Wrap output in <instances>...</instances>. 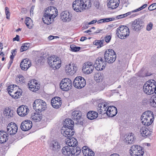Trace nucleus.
<instances>
[{
    "label": "nucleus",
    "instance_id": "f257e3e1",
    "mask_svg": "<svg viewBox=\"0 0 156 156\" xmlns=\"http://www.w3.org/2000/svg\"><path fill=\"white\" fill-rule=\"evenodd\" d=\"M58 10L55 7L51 6L46 8L42 17L43 22L48 25L52 23L54 19L58 15Z\"/></svg>",
    "mask_w": 156,
    "mask_h": 156
},
{
    "label": "nucleus",
    "instance_id": "f03ea898",
    "mask_svg": "<svg viewBox=\"0 0 156 156\" xmlns=\"http://www.w3.org/2000/svg\"><path fill=\"white\" fill-rule=\"evenodd\" d=\"M72 7L75 11L81 12L91 7V1L90 0H76L73 2Z\"/></svg>",
    "mask_w": 156,
    "mask_h": 156
},
{
    "label": "nucleus",
    "instance_id": "7ed1b4c3",
    "mask_svg": "<svg viewBox=\"0 0 156 156\" xmlns=\"http://www.w3.org/2000/svg\"><path fill=\"white\" fill-rule=\"evenodd\" d=\"M141 119L143 125L147 126L151 125L154 119L153 112L150 111H147L144 112L141 115Z\"/></svg>",
    "mask_w": 156,
    "mask_h": 156
},
{
    "label": "nucleus",
    "instance_id": "20e7f679",
    "mask_svg": "<svg viewBox=\"0 0 156 156\" xmlns=\"http://www.w3.org/2000/svg\"><path fill=\"white\" fill-rule=\"evenodd\" d=\"M156 88V82L154 80L147 81L143 86V90L147 94H151L154 92Z\"/></svg>",
    "mask_w": 156,
    "mask_h": 156
},
{
    "label": "nucleus",
    "instance_id": "39448f33",
    "mask_svg": "<svg viewBox=\"0 0 156 156\" xmlns=\"http://www.w3.org/2000/svg\"><path fill=\"white\" fill-rule=\"evenodd\" d=\"M129 29L128 27L121 26L117 28L116 34L119 38L124 39L129 36Z\"/></svg>",
    "mask_w": 156,
    "mask_h": 156
},
{
    "label": "nucleus",
    "instance_id": "423d86ee",
    "mask_svg": "<svg viewBox=\"0 0 156 156\" xmlns=\"http://www.w3.org/2000/svg\"><path fill=\"white\" fill-rule=\"evenodd\" d=\"M48 62L49 66L54 69H59L61 65V60L55 55L49 57Z\"/></svg>",
    "mask_w": 156,
    "mask_h": 156
},
{
    "label": "nucleus",
    "instance_id": "0eeeda50",
    "mask_svg": "<svg viewBox=\"0 0 156 156\" xmlns=\"http://www.w3.org/2000/svg\"><path fill=\"white\" fill-rule=\"evenodd\" d=\"M116 54L114 51L112 49L106 50L104 54L105 60L109 63H113L116 60Z\"/></svg>",
    "mask_w": 156,
    "mask_h": 156
},
{
    "label": "nucleus",
    "instance_id": "6e6552de",
    "mask_svg": "<svg viewBox=\"0 0 156 156\" xmlns=\"http://www.w3.org/2000/svg\"><path fill=\"white\" fill-rule=\"evenodd\" d=\"M33 105L34 109L35 111H38V113L45 110L47 108L46 102L40 99L35 100Z\"/></svg>",
    "mask_w": 156,
    "mask_h": 156
},
{
    "label": "nucleus",
    "instance_id": "1a4fd4ad",
    "mask_svg": "<svg viewBox=\"0 0 156 156\" xmlns=\"http://www.w3.org/2000/svg\"><path fill=\"white\" fill-rule=\"evenodd\" d=\"M130 153L131 156H143L144 152L142 147L138 145H133L130 148Z\"/></svg>",
    "mask_w": 156,
    "mask_h": 156
},
{
    "label": "nucleus",
    "instance_id": "9d476101",
    "mask_svg": "<svg viewBox=\"0 0 156 156\" xmlns=\"http://www.w3.org/2000/svg\"><path fill=\"white\" fill-rule=\"evenodd\" d=\"M72 81L69 78L62 79L60 83L61 89L63 91H68L71 88Z\"/></svg>",
    "mask_w": 156,
    "mask_h": 156
},
{
    "label": "nucleus",
    "instance_id": "9b49d317",
    "mask_svg": "<svg viewBox=\"0 0 156 156\" xmlns=\"http://www.w3.org/2000/svg\"><path fill=\"white\" fill-rule=\"evenodd\" d=\"M107 62L104 60L101 57L98 58L95 61L94 66L95 69L98 71H101L105 69Z\"/></svg>",
    "mask_w": 156,
    "mask_h": 156
},
{
    "label": "nucleus",
    "instance_id": "f8f14e48",
    "mask_svg": "<svg viewBox=\"0 0 156 156\" xmlns=\"http://www.w3.org/2000/svg\"><path fill=\"white\" fill-rule=\"evenodd\" d=\"M73 84L76 88L81 89L86 84L85 79L83 77L79 76L76 77L73 81Z\"/></svg>",
    "mask_w": 156,
    "mask_h": 156
},
{
    "label": "nucleus",
    "instance_id": "ddd939ff",
    "mask_svg": "<svg viewBox=\"0 0 156 156\" xmlns=\"http://www.w3.org/2000/svg\"><path fill=\"white\" fill-rule=\"evenodd\" d=\"M6 133L10 135H13L17 132L18 126L17 125L13 122L9 123L6 127Z\"/></svg>",
    "mask_w": 156,
    "mask_h": 156
},
{
    "label": "nucleus",
    "instance_id": "4468645a",
    "mask_svg": "<svg viewBox=\"0 0 156 156\" xmlns=\"http://www.w3.org/2000/svg\"><path fill=\"white\" fill-rule=\"evenodd\" d=\"M82 113L79 111H75L73 112L72 118L74 120L77 121L76 124L82 125L83 122L81 121L82 118Z\"/></svg>",
    "mask_w": 156,
    "mask_h": 156
},
{
    "label": "nucleus",
    "instance_id": "2eb2a0df",
    "mask_svg": "<svg viewBox=\"0 0 156 156\" xmlns=\"http://www.w3.org/2000/svg\"><path fill=\"white\" fill-rule=\"evenodd\" d=\"M142 23L143 21L140 19L135 20L132 23V29L135 31H138L142 28Z\"/></svg>",
    "mask_w": 156,
    "mask_h": 156
},
{
    "label": "nucleus",
    "instance_id": "dca6fc26",
    "mask_svg": "<svg viewBox=\"0 0 156 156\" xmlns=\"http://www.w3.org/2000/svg\"><path fill=\"white\" fill-rule=\"evenodd\" d=\"M29 109L27 106L22 105L19 107L17 110L18 114L21 117L26 115L29 113Z\"/></svg>",
    "mask_w": 156,
    "mask_h": 156
},
{
    "label": "nucleus",
    "instance_id": "f3484780",
    "mask_svg": "<svg viewBox=\"0 0 156 156\" xmlns=\"http://www.w3.org/2000/svg\"><path fill=\"white\" fill-rule=\"evenodd\" d=\"M66 73L68 74L73 75L74 74L77 70V68L75 64L70 63L66 66L65 68Z\"/></svg>",
    "mask_w": 156,
    "mask_h": 156
},
{
    "label": "nucleus",
    "instance_id": "a211bd4d",
    "mask_svg": "<svg viewBox=\"0 0 156 156\" xmlns=\"http://www.w3.org/2000/svg\"><path fill=\"white\" fill-rule=\"evenodd\" d=\"M73 128L62 127L61 130V133L63 135L66 137H70L73 136L74 133L73 130Z\"/></svg>",
    "mask_w": 156,
    "mask_h": 156
},
{
    "label": "nucleus",
    "instance_id": "6ab92c4d",
    "mask_svg": "<svg viewBox=\"0 0 156 156\" xmlns=\"http://www.w3.org/2000/svg\"><path fill=\"white\" fill-rule=\"evenodd\" d=\"M32 126V122L29 120L23 121L21 123L20 128L23 131H26L29 130Z\"/></svg>",
    "mask_w": 156,
    "mask_h": 156
},
{
    "label": "nucleus",
    "instance_id": "aec40b11",
    "mask_svg": "<svg viewBox=\"0 0 156 156\" xmlns=\"http://www.w3.org/2000/svg\"><path fill=\"white\" fill-rule=\"evenodd\" d=\"M94 69V65L90 62H87L85 63V65L83 66V70L86 74L91 73Z\"/></svg>",
    "mask_w": 156,
    "mask_h": 156
},
{
    "label": "nucleus",
    "instance_id": "412c9836",
    "mask_svg": "<svg viewBox=\"0 0 156 156\" xmlns=\"http://www.w3.org/2000/svg\"><path fill=\"white\" fill-rule=\"evenodd\" d=\"M108 106L106 103H101L98 104L97 108L98 112L99 114L104 115L106 114Z\"/></svg>",
    "mask_w": 156,
    "mask_h": 156
},
{
    "label": "nucleus",
    "instance_id": "4be33fe9",
    "mask_svg": "<svg viewBox=\"0 0 156 156\" xmlns=\"http://www.w3.org/2000/svg\"><path fill=\"white\" fill-rule=\"evenodd\" d=\"M31 61L29 59L26 58L22 61L20 66L22 70L26 71L31 66Z\"/></svg>",
    "mask_w": 156,
    "mask_h": 156
},
{
    "label": "nucleus",
    "instance_id": "5701e85b",
    "mask_svg": "<svg viewBox=\"0 0 156 156\" xmlns=\"http://www.w3.org/2000/svg\"><path fill=\"white\" fill-rule=\"evenodd\" d=\"M51 103L52 107L55 108H59L62 105L61 98L59 97H55L52 99Z\"/></svg>",
    "mask_w": 156,
    "mask_h": 156
},
{
    "label": "nucleus",
    "instance_id": "b1692460",
    "mask_svg": "<svg viewBox=\"0 0 156 156\" xmlns=\"http://www.w3.org/2000/svg\"><path fill=\"white\" fill-rule=\"evenodd\" d=\"M140 132L142 136L144 138L149 137L151 136L152 133V131L145 126L140 128Z\"/></svg>",
    "mask_w": 156,
    "mask_h": 156
},
{
    "label": "nucleus",
    "instance_id": "393cba45",
    "mask_svg": "<svg viewBox=\"0 0 156 156\" xmlns=\"http://www.w3.org/2000/svg\"><path fill=\"white\" fill-rule=\"evenodd\" d=\"M107 110L106 114L109 117H113L117 113V109L114 106H109L108 107Z\"/></svg>",
    "mask_w": 156,
    "mask_h": 156
},
{
    "label": "nucleus",
    "instance_id": "a878e982",
    "mask_svg": "<svg viewBox=\"0 0 156 156\" xmlns=\"http://www.w3.org/2000/svg\"><path fill=\"white\" fill-rule=\"evenodd\" d=\"M119 3V0H108L107 5L109 8L114 9L118 6Z\"/></svg>",
    "mask_w": 156,
    "mask_h": 156
},
{
    "label": "nucleus",
    "instance_id": "bb28decb",
    "mask_svg": "<svg viewBox=\"0 0 156 156\" xmlns=\"http://www.w3.org/2000/svg\"><path fill=\"white\" fill-rule=\"evenodd\" d=\"M51 149L53 151H58L60 148V144L59 142L56 140L52 141L50 145Z\"/></svg>",
    "mask_w": 156,
    "mask_h": 156
},
{
    "label": "nucleus",
    "instance_id": "cd10ccee",
    "mask_svg": "<svg viewBox=\"0 0 156 156\" xmlns=\"http://www.w3.org/2000/svg\"><path fill=\"white\" fill-rule=\"evenodd\" d=\"M135 138L134 134L130 133L127 136L124 140V142L127 144H132L134 142Z\"/></svg>",
    "mask_w": 156,
    "mask_h": 156
},
{
    "label": "nucleus",
    "instance_id": "c85d7f7f",
    "mask_svg": "<svg viewBox=\"0 0 156 156\" xmlns=\"http://www.w3.org/2000/svg\"><path fill=\"white\" fill-rule=\"evenodd\" d=\"M60 16L61 18L64 22H69L71 19L69 13L68 11L63 12L61 13Z\"/></svg>",
    "mask_w": 156,
    "mask_h": 156
},
{
    "label": "nucleus",
    "instance_id": "c756f323",
    "mask_svg": "<svg viewBox=\"0 0 156 156\" xmlns=\"http://www.w3.org/2000/svg\"><path fill=\"white\" fill-rule=\"evenodd\" d=\"M66 142L67 145L71 147L77 146L78 144L76 139L73 137L67 139V140L66 141Z\"/></svg>",
    "mask_w": 156,
    "mask_h": 156
},
{
    "label": "nucleus",
    "instance_id": "7c9ffc66",
    "mask_svg": "<svg viewBox=\"0 0 156 156\" xmlns=\"http://www.w3.org/2000/svg\"><path fill=\"white\" fill-rule=\"evenodd\" d=\"M4 131H0V143L4 144L8 140V134Z\"/></svg>",
    "mask_w": 156,
    "mask_h": 156
},
{
    "label": "nucleus",
    "instance_id": "2f4dec72",
    "mask_svg": "<svg viewBox=\"0 0 156 156\" xmlns=\"http://www.w3.org/2000/svg\"><path fill=\"white\" fill-rule=\"evenodd\" d=\"M42 115L41 114L37 112L31 114V119L34 122H38L42 119Z\"/></svg>",
    "mask_w": 156,
    "mask_h": 156
},
{
    "label": "nucleus",
    "instance_id": "473e14b6",
    "mask_svg": "<svg viewBox=\"0 0 156 156\" xmlns=\"http://www.w3.org/2000/svg\"><path fill=\"white\" fill-rule=\"evenodd\" d=\"M14 113V111L9 107L6 108L3 111L4 115L8 118L12 117Z\"/></svg>",
    "mask_w": 156,
    "mask_h": 156
},
{
    "label": "nucleus",
    "instance_id": "72a5a7b5",
    "mask_svg": "<svg viewBox=\"0 0 156 156\" xmlns=\"http://www.w3.org/2000/svg\"><path fill=\"white\" fill-rule=\"evenodd\" d=\"M63 154L66 156H71V148L69 147L66 146L63 147L62 150Z\"/></svg>",
    "mask_w": 156,
    "mask_h": 156
},
{
    "label": "nucleus",
    "instance_id": "f704fd0d",
    "mask_svg": "<svg viewBox=\"0 0 156 156\" xmlns=\"http://www.w3.org/2000/svg\"><path fill=\"white\" fill-rule=\"evenodd\" d=\"M98 115L97 112L94 111H90L87 114V117L90 120H93L96 118Z\"/></svg>",
    "mask_w": 156,
    "mask_h": 156
},
{
    "label": "nucleus",
    "instance_id": "c9c22d12",
    "mask_svg": "<svg viewBox=\"0 0 156 156\" xmlns=\"http://www.w3.org/2000/svg\"><path fill=\"white\" fill-rule=\"evenodd\" d=\"M74 122L71 119H66L64 123L63 127H66L69 128H73Z\"/></svg>",
    "mask_w": 156,
    "mask_h": 156
},
{
    "label": "nucleus",
    "instance_id": "e433bc0d",
    "mask_svg": "<svg viewBox=\"0 0 156 156\" xmlns=\"http://www.w3.org/2000/svg\"><path fill=\"white\" fill-rule=\"evenodd\" d=\"M14 85H11L9 86L7 88V90L10 95L12 98H15L17 97L16 95V92H15V90L14 89Z\"/></svg>",
    "mask_w": 156,
    "mask_h": 156
},
{
    "label": "nucleus",
    "instance_id": "4c0bfd02",
    "mask_svg": "<svg viewBox=\"0 0 156 156\" xmlns=\"http://www.w3.org/2000/svg\"><path fill=\"white\" fill-rule=\"evenodd\" d=\"M76 146L71 148L72 156V155L77 156L81 152V149L79 147H77Z\"/></svg>",
    "mask_w": 156,
    "mask_h": 156
},
{
    "label": "nucleus",
    "instance_id": "58836bf2",
    "mask_svg": "<svg viewBox=\"0 0 156 156\" xmlns=\"http://www.w3.org/2000/svg\"><path fill=\"white\" fill-rule=\"evenodd\" d=\"M25 23L27 27L29 29H31L33 25L32 20L29 17L26 18Z\"/></svg>",
    "mask_w": 156,
    "mask_h": 156
},
{
    "label": "nucleus",
    "instance_id": "ea45409f",
    "mask_svg": "<svg viewBox=\"0 0 156 156\" xmlns=\"http://www.w3.org/2000/svg\"><path fill=\"white\" fill-rule=\"evenodd\" d=\"M28 85L29 89L32 91L36 92L40 88L39 86L35 85H32L31 83H28Z\"/></svg>",
    "mask_w": 156,
    "mask_h": 156
},
{
    "label": "nucleus",
    "instance_id": "a19ab883",
    "mask_svg": "<svg viewBox=\"0 0 156 156\" xmlns=\"http://www.w3.org/2000/svg\"><path fill=\"white\" fill-rule=\"evenodd\" d=\"M90 149L86 146H85L82 147V151L83 154L85 156H88L89 154H88L89 151H90Z\"/></svg>",
    "mask_w": 156,
    "mask_h": 156
},
{
    "label": "nucleus",
    "instance_id": "79ce46f5",
    "mask_svg": "<svg viewBox=\"0 0 156 156\" xmlns=\"http://www.w3.org/2000/svg\"><path fill=\"white\" fill-rule=\"evenodd\" d=\"M104 42V41L103 40L100 41L96 40H95L94 42V44L96 45H99L100 47H101L103 46V43Z\"/></svg>",
    "mask_w": 156,
    "mask_h": 156
},
{
    "label": "nucleus",
    "instance_id": "37998d69",
    "mask_svg": "<svg viewBox=\"0 0 156 156\" xmlns=\"http://www.w3.org/2000/svg\"><path fill=\"white\" fill-rule=\"evenodd\" d=\"M70 48L73 51H79L80 49V47H77L74 44H72L70 45Z\"/></svg>",
    "mask_w": 156,
    "mask_h": 156
},
{
    "label": "nucleus",
    "instance_id": "c03bdc74",
    "mask_svg": "<svg viewBox=\"0 0 156 156\" xmlns=\"http://www.w3.org/2000/svg\"><path fill=\"white\" fill-rule=\"evenodd\" d=\"M150 103L151 105L154 107H156V97H152Z\"/></svg>",
    "mask_w": 156,
    "mask_h": 156
},
{
    "label": "nucleus",
    "instance_id": "a18cd8bd",
    "mask_svg": "<svg viewBox=\"0 0 156 156\" xmlns=\"http://www.w3.org/2000/svg\"><path fill=\"white\" fill-rule=\"evenodd\" d=\"M147 6V4H144L143 5L141 6V7H140V8H139L136 9H135L134 10H133L132 12H136L139 11L142 9H144V8H146Z\"/></svg>",
    "mask_w": 156,
    "mask_h": 156
},
{
    "label": "nucleus",
    "instance_id": "49530a36",
    "mask_svg": "<svg viewBox=\"0 0 156 156\" xmlns=\"http://www.w3.org/2000/svg\"><path fill=\"white\" fill-rule=\"evenodd\" d=\"M156 9V3H153L150 5L148 7V9L150 11H151Z\"/></svg>",
    "mask_w": 156,
    "mask_h": 156
},
{
    "label": "nucleus",
    "instance_id": "de8ad7c7",
    "mask_svg": "<svg viewBox=\"0 0 156 156\" xmlns=\"http://www.w3.org/2000/svg\"><path fill=\"white\" fill-rule=\"evenodd\" d=\"M16 80H19V81L22 82L23 83L24 82V77L21 75H19L18 76V77L16 78Z\"/></svg>",
    "mask_w": 156,
    "mask_h": 156
},
{
    "label": "nucleus",
    "instance_id": "09e8293b",
    "mask_svg": "<svg viewBox=\"0 0 156 156\" xmlns=\"http://www.w3.org/2000/svg\"><path fill=\"white\" fill-rule=\"evenodd\" d=\"M103 21H104V23L105 22H108L111 21L115 20V19L113 17L110 18H106L103 19Z\"/></svg>",
    "mask_w": 156,
    "mask_h": 156
},
{
    "label": "nucleus",
    "instance_id": "8fccbe9b",
    "mask_svg": "<svg viewBox=\"0 0 156 156\" xmlns=\"http://www.w3.org/2000/svg\"><path fill=\"white\" fill-rule=\"evenodd\" d=\"M5 14L6 15V18L7 19H9L10 15L9 9L8 8L6 7L5 8Z\"/></svg>",
    "mask_w": 156,
    "mask_h": 156
},
{
    "label": "nucleus",
    "instance_id": "3c124183",
    "mask_svg": "<svg viewBox=\"0 0 156 156\" xmlns=\"http://www.w3.org/2000/svg\"><path fill=\"white\" fill-rule=\"evenodd\" d=\"M28 46H25L23 45L21 47L20 51L21 52H23L24 51L27 50L28 49Z\"/></svg>",
    "mask_w": 156,
    "mask_h": 156
},
{
    "label": "nucleus",
    "instance_id": "603ef678",
    "mask_svg": "<svg viewBox=\"0 0 156 156\" xmlns=\"http://www.w3.org/2000/svg\"><path fill=\"white\" fill-rule=\"evenodd\" d=\"M153 27V24L151 23H150L146 27V30L147 31H150L152 29Z\"/></svg>",
    "mask_w": 156,
    "mask_h": 156
},
{
    "label": "nucleus",
    "instance_id": "864d4df0",
    "mask_svg": "<svg viewBox=\"0 0 156 156\" xmlns=\"http://www.w3.org/2000/svg\"><path fill=\"white\" fill-rule=\"evenodd\" d=\"M28 83H31L32 85H37L38 84V83L37 82L36 80H32L30 81V82Z\"/></svg>",
    "mask_w": 156,
    "mask_h": 156
},
{
    "label": "nucleus",
    "instance_id": "5fc2aeb1",
    "mask_svg": "<svg viewBox=\"0 0 156 156\" xmlns=\"http://www.w3.org/2000/svg\"><path fill=\"white\" fill-rule=\"evenodd\" d=\"M111 36L110 35H109L105 37V39L106 42L108 43L111 40Z\"/></svg>",
    "mask_w": 156,
    "mask_h": 156
},
{
    "label": "nucleus",
    "instance_id": "6e6d98bb",
    "mask_svg": "<svg viewBox=\"0 0 156 156\" xmlns=\"http://www.w3.org/2000/svg\"><path fill=\"white\" fill-rule=\"evenodd\" d=\"M114 18L115 19V20L123 18V15H119L117 16H116L115 17H114Z\"/></svg>",
    "mask_w": 156,
    "mask_h": 156
},
{
    "label": "nucleus",
    "instance_id": "4d7b16f0",
    "mask_svg": "<svg viewBox=\"0 0 156 156\" xmlns=\"http://www.w3.org/2000/svg\"><path fill=\"white\" fill-rule=\"evenodd\" d=\"M15 92H16V96H17V97H15V98H16V99L19 98V97L21 94V93H20V91L19 92L18 91H15Z\"/></svg>",
    "mask_w": 156,
    "mask_h": 156
},
{
    "label": "nucleus",
    "instance_id": "13d9d810",
    "mask_svg": "<svg viewBox=\"0 0 156 156\" xmlns=\"http://www.w3.org/2000/svg\"><path fill=\"white\" fill-rule=\"evenodd\" d=\"M132 12H132V11L131 12H128L126 13L122 14L123 18L127 16H128L130 15L131 14V13Z\"/></svg>",
    "mask_w": 156,
    "mask_h": 156
},
{
    "label": "nucleus",
    "instance_id": "bf43d9fd",
    "mask_svg": "<svg viewBox=\"0 0 156 156\" xmlns=\"http://www.w3.org/2000/svg\"><path fill=\"white\" fill-rule=\"evenodd\" d=\"M34 5H33L31 7L30 9V15L32 14V15H33V11H34Z\"/></svg>",
    "mask_w": 156,
    "mask_h": 156
},
{
    "label": "nucleus",
    "instance_id": "052dcab7",
    "mask_svg": "<svg viewBox=\"0 0 156 156\" xmlns=\"http://www.w3.org/2000/svg\"><path fill=\"white\" fill-rule=\"evenodd\" d=\"M19 35H16V37L14 38L13 39V41H19Z\"/></svg>",
    "mask_w": 156,
    "mask_h": 156
},
{
    "label": "nucleus",
    "instance_id": "680f3d73",
    "mask_svg": "<svg viewBox=\"0 0 156 156\" xmlns=\"http://www.w3.org/2000/svg\"><path fill=\"white\" fill-rule=\"evenodd\" d=\"M97 22V20H93L92 21L88 23V25L93 24L94 23H96Z\"/></svg>",
    "mask_w": 156,
    "mask_h": 156
},
{
    "label": "nucleus",
    "instance_id": "e2e57ef3",
    "mask_svg": "<svg viewBox=\"0 0 156 156\" xmlns=\"http://www.w3.org/2000/svg\"><path fill=\"white\" fill-rule=\"evenodd\" d=\"M55 37L53 36H51H51H49L48 37V40H52V39H54V37ZM55 37H56V36H55Z\"/></svg>",
    "mask_w": 156,
    "mask_h": 156
},
{
    "label": "nucleus",
    "instance_id": "0e129e2a",
    "mask_svg": "<svg viewBox=\"0 0 156 156\" xmlns=\"http://www.w3.org/2000/svg\"><path fill=\"white\" fill-rule=\"evenodd\" d=\"M87 37H82L81 39H80V41H83L87 39Z\"/></svg>",
    "mask_w": 156,
    "mask_h": 156
},
{
    "label": "nucleus",
    "instance_id": "69168bd1",
    "mask_svg": "<svg viewBox=\"0 0 156 156\" xmlns=\"http://www.w3.org/2000/svg\"><path fill=\"white\" fill-rule=\"evenodd\" d=\"M15 52H16V50H12L11 51V55L15 56L16 55Z\"/></svg>",
    "mask_w": 156,
    "mask_h": 156
},
{
    "label": "nucleus",
    "instance_id": "338daca9",
    "mask_svg": "<svg viewBox=\"0 0 156 156\" xmlns=\"http://www.w3.org/2000/svg\"><path fill=\"white\" fill-rule=\"evenodd\" d=\"M97 22L98 23H104V21H103V19L98 20V21H97Z\"/></svg>",
    "mask_w": 156,
    "mask_h": 156
},
{
    "label": "nucleus",
    "instance_id": "774afa93",
    "mask_svg": "<svg viewBox=\"0 0 156 156\" xmlns=\"http://www.w3.org/2000/svg\"><path fill=\"white\" fill-rule=\"evenodd\" d=\"M110 156H120L119 154H117L114 153L112 154Z\"/></svg>",
    "mask_w": 156,
    "mask_h": 156
}]
</instances>
